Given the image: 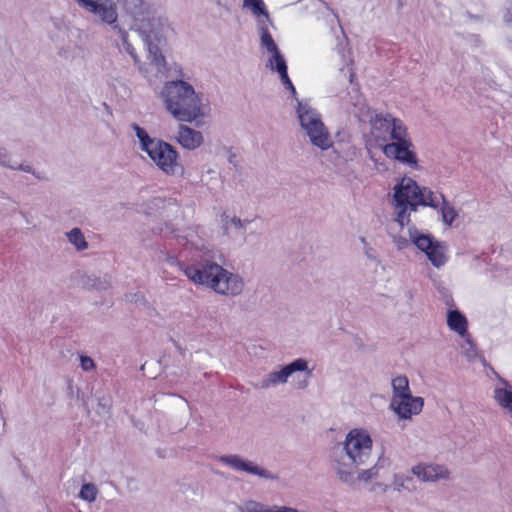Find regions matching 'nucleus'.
<instances>
[{
  "instance_id": "obj_4",
  "label": "nucleus",
  "mask_w": 512,
  "mask_h": 512,
  "mask_svg": "<svg viewBox=\"0 0 512 512\" xmlns=\"http://www.w3.org/2000/svg\"><path fill=\"white\" fill-rule=\"evenodd\" d=\"M160 98L165 109L176 120L192 123L207 114V105L194 87L184 80L168 81L164 84Z\"/></svg>"
},
{
  "instance_id": "obj_15",
  "label": "nucleus",
  "mask_w": 512,
  "mask_h": 512,
  "mask_svg": "<svg viewBox=\"0 0 512 512\" xmlns=\"http://www.w3.org/2000/svg\"><path fill=\"white\" fill-rule=\"evenodd\" d=\"M424 399L419 396H404L400 399H391L390 408L399 419L408 420L421 413Z\"/></svg>"
},
{
  "instance_id": "obj_27",
  "label": "nucleus",
  "mask_w": 512,
  "mask_h": 512,
  "mask_svg": "<svg viewBox=\"0 0 512 512\" xmlns=\"http://www.w3.org/2000/svg\"><path fill=\"white\" fill-rule=\"evenodd\" d=\"M380 468L378 465H374L368 469L358 470L356 469V472L354 474V481L353 483H345L348 486H355L357 483H368L372 480H375L379 476Z\"/></svg>"
},
{
  "instance_id": "obj_36",
  "label": "nucleus",
  "mask_w": 512,
  "mask_h": 512,
  "mask_svg": "<svg viewBox=\"0 0 512 512\" xmlns=\"http://www.w3.org/2000/svg\"><path fill=\"white\" fill-rule=\"evenodd\" d=\"M504 22L506 25V38L512 43V6L508 9L504 16Z\"/></svg>"
},
{
  "instance_id": "obj_1",
  "label": "nucleus",
  "mask_w": 512,
  "mask_h": 512,
  "mask_svg": "<svg viewBox=\"0 0 512 512\" xmlns=\"http://www.w3.org/2000/svg\"><path fill=\"white\" fill-rule=\"evenodd\" d=\"M355 108L354 113L358 119L370 124L366 138L369 151L379 148L388 159L412 170L419 169L416 146L402 119L390 113H376L365 103L355 105Z\"/></svg>"
},
{
  "instance_id": "obj_21",
  "label": "nucleus",
  "mask_w": 512,
  "mask_h": 512,
  "mask_svg": "<svg viewBox=\"0 0 512 512\" xmlns=\"http://www.w3.org/2000/svg\"><path fill=\"white\" fill-rule=\"evenodd\" d=\"M337 52L340 54L343 62L340 72L347 76L348 81L352 83L355 77L352 52L350 49H345L341 44L337 46Z\"/></svg>"
},
{
  "instance_id": "obj_10",
  "label": "nucleus",
  "mask_w": 512,
  "mask_h": 512,
  "mask_svg": "<svg viewBox=\"0 0 512 512\" xmlns=\"http://www.w3.org/2000/svg\"><path fill=\"white\" fill-rule=\"evenodd\" d=\"M260 46L266 50V67L277 72L283 85L295 95L296 89L288 76L286 60L264 22L260 23Z\"/></svg>"
},
{
  "instance_id": "obj_2",
  "label": "nucleus",
  "mask_w": 512,
  "mask_h": 512,
  "mask_svg": "<svg viewBox=\"0 0 512 512\" xmlns=\"http://www.w3.org/2000/svg\"><path fill=\"white\" fill-rule=\"evenodd\" d=\"M178 267L193 284L209 288L221 296L237 297L245 289V281L240 274L225 269L207 257L179 262Z\"/></svg>"
},
{
  "instance_id": "obj_6",
  "label": "nucleus",
  "mask_w": 512,
  "mask_h": 512,
  "mask_svg": "<svg viewBox=\"0 0 512 512\" xmlns=\"http://www.w3.org/2000/svg\"><path fill=\"white\" fill-rule=\"evenodd\" d=\"M296 111L301 129L310 143L321 150L331 148L333 140L320 114L308 103L302 101H298Z\"/></svg>"
},
{
  "instance_id": "obj_3",
  "label": "nucleus",
  "mask_w": 512,
  "mask_h": 512,
  "mask_svg": "<svg viewBox=\"0 0 512 512\" xmlns=\"http://www.w3.org/2000/svg\"><path fill=\"white\" fill-rule=\"evenodd\" d=\"M373 440L368 430L353 428L331 452V465L338 479L353 483L356 469L365 464L372 454Z\"/></svg>"
},
{
  "instance_id": "obj_39",
  "label": "nucleus",
  "mask_w": 512,
  "mask_h": 512,
  "mask_svg": "<svg viewBox=\"0 0 512 512\" xmlns=\"http://www.w3.org/2000/svg\"><path fill=\"white\" fill-rule=\"evenodd\" d=\"M108 285V281L105 279L104 282H100L99 284H92V287L96 289H105Z\"/></svg>"
},
{
  "instance_id": "obj_17",
  "label": "nucleus",
  "mask_w": 512,
  "mask_h": 512,
  "mask_svg": "<svg viewBox=\"0 0 512 512\" xmlns=\"http://www.w3.org/2000/svg\"><path fill=\"white\" fill-rule=\"evenodd\" d=\"M175 138L177 142L187 150H195L204 142L203 135L200 131L183 124L179 125L178 133Z\"/></svg>"
},
{
  "instance_id": "obj_32",
  "label": "nucleus",
  "mask_w": 512,
  "mask_h": 512,
  "mask_svg": "<svg viewBox=\"0 0 512 512\" xmlns=\"http://www.w3.org/2000/svg\"><path fill=\"white\" fill-rule=\"evenodd\" d=\"M464 339L463 343L461 344V349L466 356V358L469 361H473L477 358L478 353L475 348V345L470 337V335H467L465 337H462Z\"/></svg>"
},
{
  "instance_id": "obj_5",
  "label": "nucleus",
  "mask_w": 512,
  "mask_h": 512,
  "mask_svg": "<svg viewBox=\"0 0 512 512\" xmlns=\"http://www.w3.org/2000/svg\"><path fill=\"white\" fill-rule=\"evenodd\" d=\"M132 129L139 141L140 149L149 156L158 169L169 176L183 171L179 162V154L172 145L150 137L147 131L138 124H132Z\"/></svg>"
},
{
  "instance_id": "obj_34",
  "label": "nucleus",
  "mask_w": 512,
  "mask_h": 512,
  "mask_svg": "<svg viewBox=\"0 0 512 512\" xmlns=\"http://www.w3.org/2000/svg\"><path fill=\"white\" fill-rule=\"evenodd\" d=\"M359 240H360V242L363 245V252H364L365 256L369 260L376 262L377 261V255H376L375 249L368 243L366 238L360 237Z\"/></svg>"
},
{
  "instance_id": "obj_23",
  "label": "nucleus",
  "mask_w": 512,
  "mask_h": 512,
  "mask_svg": "<svg viewBox=\"0 0 512 512\" xmlns=\"http://www.w3.org/2000/svg\"><path fill=\"white\" fill-rule=\"evenodd\" d=\"M243 6L249 9L258 18L259 27L261 22H264L268 27L270 18L263 0H244Z\"/></svg>"
},
{
  "instance_id": "obj_22",
  "label": "nucleus",
  "mask_w": 512,
  "mask_h": 512,
  "mask_svg": "<svg viewBox=\"0 0 512 512\" xmlns=\"http://www.w3.org/2000/svg\"><path fill=\"white\" fill-rule=\"evenodd\" d=\"M250 220L248 219H240L239 217L233 215H226L223 218V228L227 234L232 233H241L244 234L246 231V227L250 224Z\"/></svg>"
},
{
  "instance_id": "obj_8",
  "label": "nucleus",
  "mask_w": 512,
  "mask_h": 512,
  "mask_svg": "<svg viewBox=\"0 0 512 512\" xmlns=\"http://www.w3.org/2000/svg\"><path fill=\"white\" fill-rule=\"evenodd\" d=\"M165 31L166 30H161L157 34L152 33L141 37L147 47L149 64L148 67H144V65L139 61L137 66L139 71L149 81H152L153 79H162L166 76V59L159 50V45L165 40Z\"/></svg>"
},
{
  "instance_id": "obj_40",
  "label": "nucleus",
  "mask_w": 512,
  "mask_h": 512,
  "mask_svg": "<svg viewBox=\"0 0 512 512\" xmlns=\"http://www.w3.org/2000/svg\"><path fill=\"white\" fill-rule=\"evenodd\" d=\"M307 386H308V380L307 379H305V380H303V381L298 383V388L299 389H305Z\"/></svg>"
},
{
  "instance_id": "obj_9",
  "label": "nucleus",
  "mask_w": 512,
  "mask_h": 512,
  "mask_svg": "<svg viewBox=\"0 0 512 512\" xmlns=\"http://www.w3.org/2000/svg\"><path fill=\"white\" fill-rule=\"evenodd\" d=\"M124 7L132 16V27L140 37L147 36L152 33H159L166 30V25L159 19L155 18L151 12V6L144 0H125Z\"/></svg>"
},
{
  "instance_id": "obj_18",
  "label": "nucleus",
  "mask_w": 512,
  "mask_h": 512,
  "mask_svg": "<svg viewBox=\"0 0 512 512\" xmlns=\"http://www.w3.org/2000/svg\"><path fill=\"white\" fill-rule=\"evenodd\" d=\"M418 206H428L434 209H438L440 204L444 201L445 197L441 193L433 192L429 188L420 187V193L418 195Z\"/></svg>"
},
{
  "instance_id": "obj_7",
  "label": "nucleus",
  "mask_w": 512,
  "mask_h": 512,
  "mask_svg": "<svg viewBox=\"0 0 512 512\" xmlns=\"http://www.w3.org/2000/svg\"><path fill=\"white\" fill-rule=\"evenodd\" d=\"M393 205L396 210V221L403 227L409 223L411 212L417 211L420 186L410 177H403L393 189Z\"/></svg>"
},
{
  "instance_id": "obj_25",
  "label": "nucleus",
  "mask_w": 512,
  "mask_h": 512,
  "mask_svg": "<svg viewBox=\"0 0 512 512\" xmlns=\"http://www.w3.org/2000/svg\"><path fill=\"white\" fill-rule=\"evenodd\" d=\"M0 165L11 170H19L34 174L33 167L28 164H20L14 161L5 148H0Z\"/></svg>"
},
{
  "instance_id": "obj_14",
  "label": "nucleus",
  "mask_w": 512,
  "mask_h": 512,
  "mask_svg": "<svg viewBox=\"0 0 512 512\" xmlns=\"http://www.w3.org/2000/svg\"><path fill=\"white\" fill-rule=\"evenodd\" d=\"M219 461L225 466L237 472H244L249 475L258 476L266 480H276L277 476L270 470L247 460L238 454H228L219 457Z\"/></svg>"
},
{
  "instance_id": "obj_12",
  "label": "nucleus",
  "mask_w": 512,
  "mask_h": 512,
  "mask_svg": "<svg viewBox=\"0 0 512 512\" xmlns=\"http://www.w3.org/2000/svg\"><path fill=\"white\" fill-rule=\"evenodd\" d=\"M296 372H306L308 376L311 375V370L309 369L306 359L297 358L287 365L280 366L278 369L270 371L261 379L259 387L261 389H270L284 385Z\"/></svg>"
},
{
  "instance_id": "obj_11",
  "label": "nucleus",
  "mask_w": 512,
  "mask_h": 512,
  "mask_svg": "<svg viewBox=\"0 0 512 512\" xmlns=\"http://www.w3.org/2000/svg\"><path fill=\"white\" fill-rule=\"evenodd\" d=\"M410 241L423 252L435 268L443 267L448 261L447 245L437 241L430 234L423 233L416 228L409 229Z\"/></svg>"
},
{
  "instance_id": "obj_26",
  "label": "nucleus",
  "mask_w": 512,
  "mask_h": 512,
  "mask_svg": "<svg viewBox=\"0 0 512 512\" xmlns=\"http://www.w3.org/2000/svg\"><path fill=\"white\" fill-rule=\"evenodd\" d=\"M392 390V399H400L404 396L412 395L409 387V380L404 375L397 376L392 380Z\"/></svg>"
},
{
  "instance_id": "obj_30",
  "label": "nucleus",
  "mask_w": 512,
  "mask_h": 512,
  "mask_svg": "<svg viewBox=\"0 0 512 512\" xmlns=\"http://www.w3.org/2000/svg\"><path fill=\"white\" fill-rule=\"evenodd\" d=\"M412 481V478L405 473H395L392 479V488L394 491L401 493L404 491H409V483Z\"/></svg>"
},
{
  "instance_id": "obj_29",
  "label": "nucleus",
  "mask_w": 512,
  "mask_h": 512,
  "mask_svg": "<svg viewBox=\"0 0 512 512\" xmlns=\"http://www.w3.org/2000/svg\"><path fill=\"white\" fill-rule=\"evenodd\" d=\"M438 208L439 213L441 214L442 222L446 226H451L458 216L454 206L445 198Z\"/></svg>"
},
{
  "instance_id": "obj_24",
  "label": "nucleus",
  "mask_w": 512,
  "mask_h": 512,
  "mask_svg": "<svg viewBox=\"0 0 512 512\" xmlns=\"http://www.w3.org/2000/svg\"><path fill=\"white\" fill-rule=\"evenodd\" d=\"M67 241L75 248L77 252L88 249L89 244L80 228L74 227L65 233Z\"/></svg>"
},
{
  "instance_id": "obj_28",
  "label": "nucleus",
  "mask_w": 512,
  "mask_h": 512,
  "mask_svg": "<svg viewBox=\"0 0 512 512\" xmlns=\"http://www.w3.org/2000/svg\"><path fill=\"white\" fill-rule=\"evenodd\" d=\"M114 30L117 32L121 40V44L119 46L120 51H125L127 54H129L130 57L133 59L135 65L139 64L140 60L138 58L135 48L129 42L127 31H125L118 25L114 26Z\"/></svg>"
},
{
  "instance_id": "obj_37",
  "label": "nucleus",
  "mask_w": 512,
  "mask_h": 512,
  "mask_svg": "<svg viewBox=\"0 0 512 512\" xmlns=\"http://www.w3.org/2000/svg\"><path fill=\"white\" fill-rule=\"evenodd\" d=\"M296 508L286 505H272L270 512H295Z\"/></svg>"
},
{
  "instance_id": "obj_31",
  "label": "nucleus",
  "mask_w": 512,
  "mask_h": 512,
  "mask_svg": "<svg viewBox=\"0 0 512 512\" xmlns=\"http://www.w3.org/2000/svg\"><path fill=\"white\" fill-rule=\"evenodd\" d=\"M98 495L97 487L92 483H86L82 485L81 490L79 492V497L87 502H94Z\"/></svg>"
},
{
  "instance_id": "obj_13",
  "label": "nucleus",
  "mask_w": 512,
  "mask_h": 512,
  "mask_svg": "<svg viewBox=\"0 0 512 512\" xmlns=\"http://www.w3.org/2000/svg\"><path fill=\"white\" fill-rule=\"evenodd\" d=\"M86 12L92 14L102 23L114 28L117 25L118 11L114 0H75Z\"/></svg>"
},
{
  "instance_id": "obj_20",
  "label": "nucleus",
  "mask_w": 512,
  "mask_h": 512,
  "mask_svg": "<svg viewBox=\"0 0 512 512\" xmlns=\"http://www.w3.org/2000/svg\"><path fill=\"white\" fill-rule=\"evenodd\" d=\"M447 325L451 330L458 333L461 337L469 335L467 332V319L457 310L448 312Z\"/></svg>"
},
{
  "instance_id": "obj_19",
  "label": "nucleus",
  "mask_w": 512,
  "mask_h": 512,
  "mask_svg": "<svg viewBox=\"0 0 512 512\" xmlns=\"http://www.w3.org/2000/svg\"><path fill=\"white\" fill-rule=\"evenodd\" d=\"M502 384L503 387L495 388L494 399L512 418V387H509L505 381H502Z\"/></svg>"
},
{
  "instance_id": "obj_38",
  "label": "nucleus",
  "mask_w": 512,
  "mask_h": 512,
  "mask_svg": "<svg viewBox=\"0 0 512 512\" xmlns=\"http://www.w3.org/2000/svg\"><path fill=\"white\" fill-rule=\"evenodd\" d=\"M394 244L395 246L397 247V249L399 250H402V249H405L408 247L409 245V240H407L406 238L404 237H396L394 239Z\"/></svg>"
},
{
  "instance_id": "obj_16",
  "label": "nucleus",
  "mask_w": 512,
  "mask_h": 512,
  "mask_svg": "<svg viewBox=\"0 0 512 512\" xmlns=\"http://www.w3.org/2000/svg\"><path fill=\"white\" fill-rule=\"evenodd\" d=\"M412 474L422 482H435L441 479H447L448 469L440 464L419 463L411 468Z\"/></svg>"
},
{
  "instance_id": "obj_33",
  "label": "nucleus",
  "mask_w": 512,
  "mask_h": 512,
  "mask_svg": "<svg viewBox=\"0 0 512 512\" xmlns=\"http://www.w3.org/2000/svg\"><path fill=\"white\" fill-rule=\"evenodd\" d=\"M240 512H270V505L258 501H247L239 508Z\"/></svg>"
},
{
  "instance_id": "obj_35",
  "label": "nucleus",
  "mask_w": 512,
  "mask_h": 512,
  "mask_svg": "<svg viewBox=\"0 0 512 512\" xmlns=\"http://www.w3.org/2000/svg\"><path fill=\"white\" fill-rule=\"evenodd\" d=\"M80 367L85 372L93 371L96 368L94 360L86 355H80Z\"/></svg>"
}]
</instances>
